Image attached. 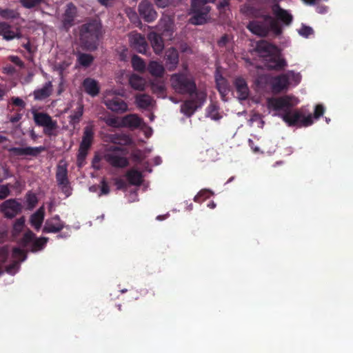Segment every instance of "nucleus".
Listing matches in <instances>:
<instances>
[{
  "label": "nucleus",
  "mask_w": 353,
  "mask_h": 353,
  "mask_svg": "<svg viewBox=\"0 0 353 353\" xmlns=\"http://www.w3.org/2000/svg\"><path fill=\"white\" fill-rule=\"evenodd\" d=\"M24 223H25V219L23 218H20V219H17L16 221V222L14 223V227H13L14 233L20 232L24 226Z\"/></svg>",
  "instance_id": "79ce46f5"
},
{
  "label": "nucleus",
  "mask_w": 353,
  "mask_h": 353,
  "mask_svg": "<svg viewBox=\"0 0 353 353\" xmlns=\"http://www.w3.org/2000/svg\"><path fill=\"white\" fill-rule=\"evenodd\" d=\"M272 10L276 16L285 23H289L291 21L292 16L285 10L281 9L278 6H274Z\"/></svg>",
  "instance_id": "473e14b6"
},
{
  "label": "nucleus",
  "mask_w": 353,
  "mask_h": 353,
  "mask_svg": "<svg viewBox=\"0 0 353 353\" xmlns=\"http://www.w3.org/2000/svg\"><path fill=\"white\" fill-rule=\"evenodd\" d=\"M211 193L207 190H203L199 192L194 198V201L199 202L200 199L203 197L204 199L208 198Z\"/></svg>",
  "instance_id": "49530a36"
},
{
  "label": "nucleus",
  "mask_w": 353,
  "mask_h": 353,
  "mask_svg": "<svg viewBox=\"0 0 353 353\" xmlns=\"http://www.w3.org/2000/svg\"><path fill=\"white\" fill-rule=\"evenodd\" d=\"M265 25H261L258 21L250 23L248 26V29L254 34L259 36H265L270 30H272L276 34L281 33V28L276 21L271 17H267L265 19Z\"/></svg>",
  "instance_id": "423d86ee"
},
{
  "label": "nucleus",
  "mask_w": 353,
  "mask_h": 353,
  "mask_svg": "<svg viewBox=\"0 0 353 353\" xmlns=\"http://www.w3.org/2000/svg\"><path fill=\"white\" fill-rule=\"evenodd\" d=\"M83 108L82 105H79L77 112L74 114L71 117L74 121H77L83 114Z\"/></svg>",
  "instance_id": "8fccbe9b"
},
{
  "label": "nucleus",
  "mask_w": 353,
  "mask_h": 353,
  "mask_svg": "<svg viewBox=\"0 0 353 353\" xmlns=\"http://www.w3.org/2000/svg\"><path fill=\"white\" fill-rule=\"evenodd\" d=\"M234 85L239 101H243L248 99L250 92L245 81L242 78H237L234 81Z\"/></svg>",
  "instance_id": "f3484780"
},
{
  "label": "nucleus",
  "mask_w": 353,
  "mask_h": 353,
  "mask_svg": "<svg viewBox=\"0 0 353 353\" xmlns=\"http://www.w3.org/2000/svg\"><path fill=\"white\" fill-rule=\"evenodd\" d=\"M93 136L94 132L92 126L88 125L85 127L78 154L77 161L79 166H82L83 164V160L85 159L88 154V151L92 144Z\"/></svg>",
  "instance_id": "6e6552de"
},
{
  "label": "nucleus",
  "mask_w": 353,
  "mask_h": 353,
  "mask_svg": "<svg viewBox=\"0 0 353 353\" xmlns=\"http://www.w3.org/2000/svg\"><path fill=\"white\" fill-rule=\"evenodd\" d=\"M93 136L94 132L92 126L88 125L85 127L78 154L77 161L79 166H82L83 164V160L85 159L88 154V151L92 144Z\"/></svg>",
  "instance_id": "0eeeda50"
},
{
  "label": "nucleus",
  "mask_w": 353,
  "mask_h": 353,
  "mask_svg": "<svg viewBox=\"0 0 353 353\" xmlns=\"http://www.w3.org/2000/svg\"><path fill=\"white\" fill-rule=\"evenodd\" d=\"M32 114L35 123L38 125L44 127L49 132L56 128V123L53 121L51 117L47 114L37 112V110H32Z\"/></svg>",
  "instance_id": "ddd939ff"
},
{
  "label": "nucleus",
  "mask_w": 353,
  "mask_h": 353,
  "mask_svg": "<svg viewBox=\"0 0 353 353\" xmlns=\"http://www.w3.org/2000/svg\"><path fill=\"white\" fill-rule=\"evenodd\" d=\"M0 34L3 35L6 40H12L20 37L19 30L14 31L6 23H0Z\"/></svg>",
  "instance_id": "bb28decb"
},
{
  "label": "nucleus",
  "mask_w": 353,
  "mask_h": 353,
  "mask_svg": "<svg viewBox=\"0 0 353 353\" xmlns=\"http://www.w3.org/2000/svg\"><path fill=\"white\" fill-rule=\"evenodd\" d=\"M67 172L66 163L64 161H60L57 166V180L60 188L64 192L65 196H68L71 194V189L69 186Z\"/></svg>",
  "instance_id": "9b49d317"
},
{
  "label": "nucleus",
  "mask_w": 353,
  "mask_h": 353,
  "mask_svg": "<svg viewBox=\"0 0 353 353\" xmlns=\"http://www.w3.org/2000/svg\"><path fill=\"white\" fill-rule=\"evenodd\" d=\"M324 112V107L321 105H317L314 110V118L319 119L321 116L323 114Z\"/></svg>",
  "instance_id": "09e8293b"
},
{
  "label": "nucleus",
  "mask_w": 353,
  "mask_h": 353,
  "mask_svg": "<svg viewBox=\"0 0 353 353\" xmlns=\"http://www.w3.org/2000/svg\"><path fill=\"white\" fill-rule=\"evenodd\" d=\"M151 86L153 92L157 94H161L163 92L165 87L161 82H152Z\"/></svg>",
  "instance_id": "a19ab883"
},
{
  "label": "nucleus",
  "mask_w": 353,
  "mask_h": 353,
  "mask_svg": "<svg viewBox=\"0 0 353 353\" xmlns=\"http://www.w3.org/2000/svg\"><path fill=\"white\" fill-rule=\"evenodd\" d=\"M135 103L138 108L141 109H150L154 105L153 99L147 94H137L135 97Z\"/></svg>",
  "instance_id": "393cba45"
},
{
  "label": "nucleus",
  "mask_w": 353,
  "mask_h": 353,
  "mask_svg": "<svg viewBox=\"0 0 353 353\" xmlns=\"http://www.w3.org/2000/svg\"><path fill=\"white\" fill-rule=\"evenodd\" d=\"M139 128H141V130L143 131V132L146 137H148L152 135V128L146 126L143 122H142V125Z\"/></svg>",
  "instance_id": "3c124183"
},
{
  "label": "nucleus",
  "mask_w": 353,
  "mask_h": 353,
  "mask_svg": "<svg viewBox=\"0 0 353 353\" xmlns=\"http://www.w3.org/2000/svg\"><path fill=\"white\" fill-rule=\"evenodd\" d=\"M12 102L15 105L19 106V107H23L24 106V102L22 99L20 98H14L12 99Z\"/></svg>",
  "instance_id": "bf43d9fd"
},
{
  "label": "nucleus",
  "mask_w": 353,
  "mask_h": 353,
  "mask_svg": "<svg viewBox=\"0 0 353 353\" xmlns=\"http://www.w3.org/2000/svg\"><path fill=\"white\" fill-rule=\"evenodd\" d=\"M10 194V187L8 185H0V199L7 197Z\"/></svg>",
  "instance_id": "c03bdc74"
},
{
  "label": "nucleus",
  "mask_w": 353,
  "mask_h": 353,
  "mask_svg": "<svg viewBox=\"0 0 353 353\" xmlns=\"http://www.w3.org/2000/svg\"><path fill=\"white\" fill-rule=\"evenodd\" d=\"M99 2L105 6L110 4L114 0H99Z\"/></svg>",
  "instance_id": "e2e57ef3"
},
{
  "label": "nucleus",
  "mask_w": 353,
  "mask_h": 353,
  "mask_svg": "<svg viewBox=\"0 0 353 353\" xmlns=\"http://www.w3.org/2000/svg\"><path fill=\"white\" fill-rule=\"evenodd\" d=\"M125 152L119 147L110 148L105 154V159L114 166L124 167L127 165Z\"/></svg>",
  "instance_id": "9d476101"
},
{
  "label": "nucleus",
  "mask_w": 353,
  "mask_h": 353,
  "mask_svg": "<svg viewBox=\"0 0 353 353\" xmlns=\"http://www.w3.org/2000/svg\"><path fill=\"white\" fill-rule=\"evenodd\" d=\"M105 123L113 128H123L122 117H111L104 119Z\"/></svg>",
  "instance_id": "4c0bfd02"
},
{
  "label": "nucleus",
  "mask_w": 353,
  "mask_h": 353,
  "mask_svg": "<svg viewBox=\"0 0 353 353\" xmlns=\"http://www.w3.org/2000/svg\"><path fill=\"white\" fill-rule=\"evenodd\" d=\"M129 84L133 89L142 91L145 88L146 81L143 77L132 74L129 77Z\"/></svg>",
  "instance_id": "a878e982"
},
{
  "label": "nucleus",
  "mask_w": 353,
  "mask_h": 353,
  "mask_svg": "<svg viewBox=\"0 0 353 353\" xmlns=\"http://www.w3.org/2000/svg\"><path fill=\"white\" fill-rule=\"evenodd\" d=\"M170 0H155L157 5L159 7L164 8L167 6Z\"/></svg>",
  "instance_id": "13d9d810"
},
{
  "label": "nucleus",
  "mask_w": 353,
  "mask_h": 353,
  "mask_svg": "<svg viewBox=\"0 0 353 353\" xmlns=\"http://www.w3.org/2000/svg\"><path fill=\"white\" fill-rule=\"evenodd\" d=\"M63 227V223L58 216L48 219L46 222L43 231L46 232H57Z\"/></svg>",
  "instance_id": "5701e85b"
},
{
  "label": "nucleus",
  "mask_w": 353,
  "mask_h": 353,
  "mask_svg": "<svg viewBox=\"0 0 353 353\" xmlns=\"http://www.w3.org/2000/svg\"><path fill=\"white\" fill-rule=\"evenodd\" d=\"M4 70L7 72V73H12L14 72V68L11 66H9V67H6L4 68Z\"/></svg>",
  "instance_id": "69168bd1"
},
{
  "label": "nucleus",
  "mask_w": 353,
  "mask_h": 353,
  "mask_svg": "<svg viewBox=\"0 0 353 353\" xmlns=\"http://www.w3.org/2000/svg\"><path fill=\"white\" fill-rule=\"evenodd\" d=\"M206 115L212 120H218L221 118L218 112L217 107L215 105H211L208 107Z\"/></svg>",
  "instance_id": "58836bf2"
},
{
  "label": "nucleus",
  "mask_w": 353,
  "mask_h": 353,
  "mask_svg": "<svg viewBox=\"0 0 353 353\" xmlns=\"http://www.w3.org/2000/svg\"><path fill=\"white\" fill-rule=\"evenodd\" d=\"M1 15L5 18L14 17V13L10 10H3L1 12Z\"/></svg>",
  "instance_id": "4d7b16f0"
},
{
  "label": "nucleus",
  "mask_w": 353,
  "mask_h": 353,
  "mask_svg": "<svg viewBox=\"0 0 353 353\" xmlns=\"http://www.w3.org/2000/svg\"><path fill=\"white\" fill-rule=\"evenodd\" d=\"M10 61L14 63L17 65H21V61H20V59L17 57L12 56V57H10Z\"/></svg>",
  "instance_id": "052dcab7"
},
{
  "label": "nucleus",
  "mask_w": 353,
  "mask_h": 353,
  "mask_svg": "<svg viewBox=\"0 0 353 353\" xmlns=\"http://www.w3.org/2000/svg\"><path fill=\"white\" fill-rule=\"evenodd\" d=\"M161 163V159L160 157H157L154 159V163L156 165H159L160 163Z\"/></svg>",
  "instance_id": "0e129e2a"
},
{
  "label": "nucleus",
  "mask_w": 353,
  "mask_h": 353,
  "mask_svg": "<svg viewBox=\"0 0 353 353\" xmlns=\"http://www.w3.org/2000/svg\"><path fill=\"white\" fill-rule=\"evenodd\" d=\"M117 143L119 144L126 145L131 143V139L128 136L123 135Z\"/></svg>",
  "instance_id": "5fc2aeb1"
},
{
  "label": "nucleus",
  "mask_w": 353,
  "mask_h": 353,
  "mask_svg": "<svg viewBox=\"0 0 353 353\" xmlns=\"http://www.w3.org/2000/svg\"><path fill=\"white\" fill-rule=\"evenodd\" d=\"M226 39L227 38L225 37H223L219 41V44L220 45H223L225 44V41H226Z\"/></svg>",
  "instance_id": "774afa93"
},
{
  "label": "nucleus",
  "mask_w": 353,
  "mask_h": 353,
  "mask_svg": "<svg viewBox=\"0 0 353 353\" xmlns=\"http://www.w3.org/2000/svg\"><path fill=\"white\" fill-rule=\"evenodd\" d=\"M215 80L216 83L217 88L223 98L225 100V97L228 95L230 92V88L227 81L222 77L219 71L216 72Z\"/></svg>",
  "instance_id": "b1692460"
},
{
  "label": "nucleus",
  "mask_w": 353,
  "mask_h": 353,
  "mask_svg": "<svg viewBox=\"0 0 353 353\" xmlns=\"http://www.w3.org/2000/svg\"><path fill=\"white\" fill-rule=\"evenodd\" d=\"M128 14L130 19L132 21H134L137 19V15L134 12L130 11L128 12Z\"/></svg>",
  "instance_id": "680f3d73"
},
{
  "label": "nucleus",
  "mask_w": 353,
  "mask_h": 353,
  "mask_svg": "<svg viewBox=\"0 0 353 353\" xmlns=\"http://www.w3.org/2000/svg\"><path fill=\"white\" fill-rule=\"evenodd\" d=\"M37 202V199L34 194H28L27 195V203L30 208H33Z\"/></svg>",
  "instance_id": "de8ad7c7"
},
{
  "label": "nucleus",
  "mask_w": 353,
  "mask_h": 353,
  "mask_svg": "<svg viewBox=\"0 0 353 353\" xmlns=\"http://www.w3.org/2000/svg\"><path fill=\"white\" fill-rule=\"evenodd\" d=\"M30 148H12L9 150L15 155H22L28 154Z\"/></svg>",
  "instance_id": "a18cd8bd"
},
{
  "label": "nucleus",
  "mask_w": 353,
  "mask_h": 353,
  "mask_svg": "<svg viewBox=\"0 0 353 353\" xmlns=\"http://www.w3.org/2000/svg\"><path fill=\"white\" fill-rule=\"evenodd\" d=\"M313 32L312 29L310 27L307 26H302L299 30V33L300 35L304 37H308L310 35H311Z\"/></svg>",
  "instance_id": "37998d69"
},
{
  "label": "nucleus",
  "mask_w": 353,
  "mask_h": 353,
  "mask_svg": "<svg viewBox=\"0 0 353 353\" xmlns=\"http://www.w3.org/2000/svg\"><path fill=\"white\" fill-rule=\"evenodd\" d=\"M171 83L174 90L179 93H191L195 90V84L188 73L172 75Z\"/></svg>",
  "instance_id": "39448f33"
},
{
  "label": "nucleus",
  "mask_w": 353,
  "mask_h": 353,
  "mask_svg": "<svg viewBox=\"0 0 353 353\" xmlns=\"http://www.w3.org/2000/svg\"><path fill=\"white\" fill-rule=\"evenodd\" d=\"M76 12V8L72 5H68V8L65 12V17L64 19L63 24L65 28L70 26L72 17Z\"/></svg>",
  "instance_id": "72a5a7b5"
},
{
  "label": "nucleus",
  "mask_w": 353,
  "mask_h": 353,
  "mask_svg": "<svg viewBox=\"0 0 353 353\" xmlns=\"http://www.w3.org/2000/svg\"><path fill=\"white\" fill-rule=\"evenodd\" d=\"M254 121H258L259 123L260 124V127H263V121L259 115H254L252 118L250 119V123L251 124H252Z\"/></svg>",
  "instance_id": "6e6d98bb"
},
{
  "label": "nucleus",
  "mask_w": 353,
  "mask_h": 353,
  "mask_svg": "<svg viewBox=\"0 0 353 353\" xmlns=\"http://www.w3.org/2000/svg\"><path fill=\"white\" fill-rule=\"evenodd\" d=\"M139 13L147 21L150 22L157 17V13L152 8L151 4L147 1H143L139 6Z\"/></svg>",
  "instance_id": "a211bd4d"
},
{
  "label": "nucleus",
  "mask_w": 353,
  "mask_h": 353,
  "mask_svg": "<svg viewBox=\"0 0 353 353\" xmlns=\"http://www.w3.org/2000/svg\"><path fill=\"white\" fill-rule=\"evenodd\" d=\"M249 143H250V147L253 149V150H254V152H259V148H257V147L254 148V147H253V145H253V142H252V140L249 139Z\"/></svg>",
  "instance_id": "338daca9"
},
{
  "label": "nucleus",
  "mask_w": 353,
  "mask_h": 353,
  "mask_svg": "<svg viewBox=\"0 0 353 353\" xmlns=\"http://www.w3.org/2000/svg\"><path fill=\"white\" fill-rule=\"evenodd\" d=\"M109 192V188L105 181H101V188L99 195L107 194Z\"/></svg>",
  "instance_id": "864d4df0"
},
{
  "label": "nucleus",
  "mask_w": 353,
  "mask_h": 353,
  "mask_svg": "<svg viewBox=\"0 0 353 353\" xmlns=\"http://www.w3.org/2000/svg\"><path fill=\"white\" fill-rule=\"evenodd\" d=\"M129 181L134 185H139L142 181V175L141 172L137 170H131L127 174Z\"/></svg>",
  "instance_id": "f704fd0d"
},
{
  "label": "nucleus",
  "mask_w": 353,
  "mask_h": 353,
  "mask_svg": "<svg viewBox=\"0 0 353 353\" xmlns=\"http://www.w3.org/2000/svg\"><path fill=\"white\" fill-rule=\"evenodd\" d=\"M159 29L162 32V34L168 39L171 38L174 30L173 21L169 16L163 17L159 23Z\"/></svg>",
  "instance_id": "6ab92c4d"
},
{
  "label": "nucleus",
  "mask_w": 353,
  "mask_h": 353,
  "mask_svg": "<svg viewBox=\"0 0 353 353\" xmlns=\"http://www.w3.org/2000/svg\"><path fill=\"white\" fill-rule=\"evenodd\" d=\"M100 34L101 24L97 21H94L82 28L80 32V39L85 48L94 50L97 48Z\"/></svg>",
  "instance_id": "7ed1b4c3"
},
{
  "label": "nucleus",
  "mask_w": 353,
  "mask_h": 353,
  "mask_svg": "<svg viewBox=\"0 0 353 353\" xmlns=\"http://www.w3.org/2000/svg\"><path fill=\"white\" fill-rule=\"evenodd\" d=\"M44 219V209L40 208L30 218L31 225L36 229L39 230Z\"/></svg>",
  "instance_id": "c85d7f7f"
},
{
  "label": "nucleus",
  "mask_w": 353,
  "mask_h": 353,
  "mask_svg": "<svg viewBox=\"0 0 353 353\" xmlns=\"http://www.w3.org/2000/svg\"><path fill=\"white\" fill-rule=\"evenodd\" d=\"M130 42L132 47L140 53L146 52L148 45L145 38L138 33H133L130 36Z\"/></svg>",
  "instance_id": "dca6fc26"
},
{
  "label": "nucleus",
  "mask_w": 353,
  "mask_h": 353,
  "mask_svg": "<svg viewBox=\"0 0 353 353\" xmlns=\"http://www.w3.org/2000/svg\"><path fill=\"white\" fill-rule=\"evenodd\" d=\"M47 239L39 238L34 239V234L32 232L28 231L24 235L22 241V244L24 247H28L32 252H36L41 250L46 243Z\"/></svg>",
  "instance_id": "f8f14e48"
},
{
  "label": "nucleus",
  "mask_w": 353,
  "mask_h": 353,
  "mask_svg": "<svg viewBox=\"0 0 353 353\" xmlns=\"http://www.w3.org/2000/svg\"><path fill=\"white\" fill-rule=\"evenodd\" d=\"M298 98L292 95L267 99V108L273 116L280 117L289 126L307 127L314 122L311 114L305 115L302 110H292L299 103Z\"/></svg>",
  "instance_id": "f257e3e1"
},
{
  "label": "nucleus",
  "mask_w": 353,
  "mask_h": 353,
  "mask_svg": "<svg viewBox=\"0 0 353 353\" xmlns=\"http://www.w3.org/2000/svg\"><path fill=\"white\" fill-rule=\"evenodd\" d=\"M192 97L194 101H186L181 109V112L187 116L192 115L197 108L203 104L206 99V94L201 91L192 94Z\"/></svg>",
  "instance_id": "1a4fd4ad"
},
{
  "label": "nucleus",
  "mask_w": 353,
  "mask_h": 353,
  "mask_svg": "<svg viewBox=\"0 0 353 353\" xmlns=\"http://www.w3.org/2000/svg\"><path fill=\"white\" fill-rule=\"evenodd\" d=\"M167 61L171 65L172 68H174L178 63V54L174 49H170L166 52Z\"/></svg>",
  "instance_id": "e433bc0d"
},
{
  "label": "nucleus",
  "mask_w": 353,
  "mask_h": 353,
  "mask_svg": "<svg viewBox=\"0 0 353 353\" xmlns=\"http://www.w3.org/2000/svg\"><path fill=\"white\" fill-rule=\"evenodd\" d=\"M51 92L52 84L50 82H48L42 88L35 90L34 95L36 99L41 100L50 96Z\"/></svg>",
  "instance_id": "7c9ffc66"
},
{
  "label": "nucleus",
  "mask_w": 353,
  "mask_h": 353,
  "mask_svg": "<svg viewBox=\"0 0 353 353\" xmlns=\"http://www.w3.org/2000/svg\"><path fill=\"white\" fill-rule=\"evenodd\" d=\"M142 119L136 114H130L122 117L123 128H137L141 126Z\"/></svg>",
  "instance_id": "412c9836"
},
{
  "label": "nucleus",
  "mask_w": 353,
  "mask_h": 353,
  "mask_svg": "<svg viewBox=\"0 0 353 353\" xmlns=\"http://www.w3.org/2000/svg\"><path fill=\"white\" fill-rule=\"evenodd\" d=\"M148 39L150 41L154 51L157 54L160 53L164 48L161 38L159 37L155 32H151L148 35Z\"/></svg>",
  "instance_id": "cd10ccee"
},
{
  "label": "nucleus",
  "mask_w": 353,
  "mask_h": 353,
  "mask_svg": "<svg viewBox=\"0 0 353 353\" xmlns=\"http://www.w3.org/2000/svg\"><path fill=\"white\" fill-rule=\"evenodd\" d=\"M13 262L6 268V272L14 275L19 268V263L26 259V254L23 250L19 248H14L12 255Z\"/></svg>",
  "instance_id": "4468645a"
},
{
  "label": "nucleus",
  "mask_w": 353,
  "mask_h": 353,
  "mask_svg": "<svg viewBox=\"0 0 353 353\" xmlns=\"http://www.w3.org/2000/svg\"><path fill=\"white\" fill-rule=\"evenodd\" d=\"M284 75L285 76L289 88L297 85L301 81V75L299 72L290 70L285 73Z\"/></svg>",
  "instance_id": "c756f323"
},
{
  "label": "nucleus",
  "mask_w": 353,
  "mask_h": 353,
  "mask_svg": "<svg viewBox=\"0 0 353 353\" xmlns=\"http://www.w3.org/2000/svg\"><path fill=\"white\" fill-rule=\"evenodd\" d=\"M256 51L259 56L268 61V67L282 69L286 65L285 61L281 57L279 50L268 42L261 40L256 43Z\"/></svg>",
  "instance_id": "f03ea898"
},
{
  "label": "nucleus",
  "mask_w": 353,
  "mask_h": 353,
  "mask_svg": "<svg viewBox=\"0 0 353 353\" xmlns=\"http://www.w3.org/2000/svg\"><path fill=\"white\" fill-rule=\"evenodd\" d=\"M83 86L86 93L92 97H95L99 93L100 86L98 82L93 79H85L83 81Z\"/></svg>",
  "instance_id": "4be33fe9"
},
{
  "label": "nucleus",
  "mask_w": 353,
  "mask_h": 353,
  "mask_svg": "<svg viewBox=\"0 0 353 353\" xmlns=\"http://www.w3.org/2000/svg\"><path fill=\"white\" fill-rule=\"evenodd\" d=\"M117 96L123 97L124 94L115 89L108 90L104 92L103 103L106 107L115 112L123 113L128 111V104Z\"/></svg>",
  "instance_id": "20e7f679"
},
{
  "label": "nucleus",
  "mask_w": 353,
  "mask_h": 353,
  "mask_svg": "<svg viewBox=\"0 0 353 353\" xmlns=\"http://www.w3.org/2000/svg\"><path fill=\"white\" fill-rule=\"evenodd\" d=\"M92 57L87 54H81L78 57L79 63L83 66L89 65L92 63Z\"/></svg>",
  "instance_id": "ea45409f"
},
{
  "label": "nucleus",
  "mask_w": 353,
  "mask_h": 353,
  "mask_svg": "<svg viewBox=\"0 0 353 353\" xmlns=\"http://www.w3.org/2000/svg\"><path fill=\"white\" fill-rule=\"evenodd\" d=\"M270 85L274 92H281L289 88L285 76L284 74L273 77L271 79Z\"/></svg>",
  "instance_id": "aec40b11"
},
{
  "label": "nucleus",
  "mask_w": 353,
  "mask_h": 353,
  "mask_svg": "<svg viewBox=\"0 0 353 353\" xmlns=\"http://www.w3.org/2000/svg\"><path fill=\"white\" fill-rule=\"evenodd\" d=\"M8 254V250L5 248L0 249V263H3L6 261V257Z\"/></svg>",
  "instance_id": "603ef678"
},
{
  "label": "nucleus",
  "mask_w": 353,
  "mask_h": 353,
  "mask_svg": "<svg viewBox=\"0 0 353 353\" xmlns=\"http://www.w3.org/2000/svg\"><path fill=\"white\" fill-rule=\"evenodd\" d=\"M148 70L154 77H161L164 72L163 66L156 61H151L148 65Z\"/></svg>",
  "instance_id": "2f4dec72"
},
{
  "label": "nucleus",
  "mask_w": 353,
  "mask_h": 353,
  "mask_svg": "<svg viewBox=\"0 0 353 353\" xmlns=\"http://www.w3.org/2000/svg\"><path fill=\"white\" fill-rule=\"evenodd\" d=\"M2 211L7 217H13L21 210V205L15 200L10 199L5 201L1 207Z\"/></svg>",
  "instance_id": "2eb2a0df"
},
{
  "label": "nucleus",
  "mask_w": 353,
  "mask_h": 353,
  "mask_svg": "<svg viewBox=\"0 0 353 353\" xmlns=\"http://www.w3.org/2000/svg\"><path fill=\"white\" fill-rule=\"evenodd\" d=\"M132 65L134 70L138 72H143L145 69V64L143 59L138 56H134L132 59Z\"/></svg>",
  "instance_id": "c9c22d12"
}]
</instances>
